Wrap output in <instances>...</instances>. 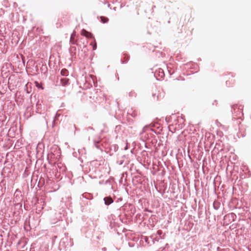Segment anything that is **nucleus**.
<instances>
[{
	"label": "nucleus",
	"instance_id": "nucleus-1",
	"mask_svg": "<svg viewBox=\"0 0 251 251\" xmlns=\"http://www.w3.org/2000/svg\"><path fill=\"white\" fill-rule=\"evenodd\" d=\"M81 34L83 36H85L87 38H92V34L90 32H88L85 29H83L81 31Z\"/></svg>",
	"mask_w": 251,
	"mask_h": 251
},
{
	"label": "nucleus",
	"instance_id": "nucleus-2",
	"mask_svg": "<svg viewBox=\"0 0 251 251\" xmlns=\"http://www.w3.org/2000/svg\"><path fill=\"white\" fill-rule=\"evenodd\" d=\"M60 82L63 86H66L69 84V79L67 78H63L61 79Z\"/></svg>",
	"mask_w": 251,
	"mask_h": 251
},
{
	"label": "nucleus",
	"instance_id": "nucleus-3",
	"mask_svg": "<svg viewBox=\"0 0 251 251\" xmlns=\"http://www.w3.org/2000/svg\"><path fill=\"white\" fill-rule=\"evenodd\" d=\"M75 31H74L73 33L71 35V38H70V42L73 44H76V40L75 39Z\"/></svg>",
	"mask_w": 251,
	"mask_h": 251
},
{
	"label": "nucleus",
	"instance_id": "nucleus-5",
	"mask_svg": "<svg viewBox=\"0 0 251 251\" xmlns=\"http://www.w3.org/2000/svg\"><path fill=\"white\" fill-rule=\"evenodd\" d=\"M69 72L66 69H63L61 71V74L62 75L64 76H67L68 75Z\"/></svg>",
	"mask_w": 251,
	"mask_h": 251
},
{
	"label": "nucleus",
	"instance_id": "nucleus-4",
	"mask_svg": "<svg viewBox=\"0 0 251 251\" xmlns=\"http://www.w3.org/2000/svg\"><path fill=\"white\" fill-rule=\"evenodd\" d=\"M105 203L106 205H109L113 202L112 199L111 197H106L104 199Z\"/></svg>",
	"mask_w": 251,
	"mask_h": 251
},
{
	"label": "nucleus",
	"instance_id": "nucleus-6",
	"mask_svg": "<svg viewBox=\"0 0 251 251\" xmlns=\"http://www.w3.org/2000/svg\"><path fill=\"white\" fill-rule=\"evenodd\" d=\"M100 20H101V22L102 23H104H104H106L109 21V19H108V18L104 17V16H101L100 17Z\"/></svg>",
	"mask_w": 251,
	"mask_h": 251
},
{
	"label": "nucleus",
	"instance_id": "nucleus-8",
	"mask_svg": "<svg viewBox=\"0 0 251 251\" xmlns=\"http://www.w3.org/2000/svg\"><path fill=\"white\" fill-rule=\"evenodd\" d=\"M35 83H36V86H37V87H39V83H38V82H36Z\"/></svg>",
	"mask_w": 251,
	"mask_h": 251
},
{
	"label": "nucleus",
	"instance_id": "nucleus-7",
	"mask_svg": "<svg viewBox=\"0 0 251 251\" xmlns=\"http://www.w3.org/2000/svg\"><path fill=\"white\" fill-rule=\"evenodd\" d=\"M96 49V43H95V45L93 47V50H95Z\"/></svg>",
	"mask_w": 251,
	"mask_h": 251
}]
</instances>
